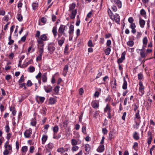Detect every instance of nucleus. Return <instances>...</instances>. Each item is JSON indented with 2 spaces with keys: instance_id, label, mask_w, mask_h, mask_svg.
I'll use <instances>...</instances> for the list:
<instances>
[{
  "instance_id": "58",
  "label": "nucleus",
  "mask_w": 155,
  "mask_h": 155,
  "mask_svg": "<svg viewBox=\"0 0 155 155\" xmlns=\"http://www.w3.org/2000/svg\"><path fill=\"white\" fill-rule=\"evenodd\" d=\"M140 14L142 15H144L146 14L145 11L143 9H142L140 11Z\"/></svg>"
},
{
  "instance_id": "7",
  "label": "nucleus",
  "mask_w": 155,
  "mask_h": 155,
  "mask_svg": "<svg viewBox=\"0 0 155 155\" xmlns=\"http://www.w3.org/2000/svg\"><path fill=\"white\" fill-rule=\"evenodd\" d=\"M71 12V14H70L69 16L71 19H74L75 18L77 13V10L75 9Z\"/></svg>"
},
{
  "instance_id": "46",
  "label": "nucleus",
  "mask_w": 155,
  "mask_h": 155,
  "mask_svg": "<svg viewBox=\"0 0 155 155\" xmlns=\"http://www.w3.org/2000/svg\"><path fill=\"white\" fill-rule=\"evenodd\" d=\"M126 53L125 51L123 52L121 54V57L120 58H121V59H122V60H124L125 58V55H126Z\"/></svg>"
},
{
  "instance_id": "27",
  "label": "nucleus",
  "mask_w": 155,
  "mask_h": 155,
  "mask_svg": "<svg viewBox=\"0 0 155 155\" xmlns=\"http://www.w3.org/2000/svg\"><path fill=\"white\" fill-rule=\"evenodd\" d=\"M37 43L39 45V46L40 47V48H43L44 46V42L40 41L37 40Z\"/></svg>"
},
{
  "instance_id": "26",
  "label": "nucleus",
  "mask_w": 155,
  "mask_h": 155,
  "mask_svg": "<svg viewBox=\"0 0 155 155\" xmlns=\"http://www.w3.org/2000/svg\"><path fill=\"white\" fill-rule=\"evenodd\" d=\"M48 138V137L47 135H44L43 136L42 138V144H44L47 140Z\"/></svg>"
},
{
  "instance_id": "63",
  "label": "nucleus",
  "mask_w": 155,
  "mask_h": 155,
  "mask_svg": "<svg viewBox=\"0 0 155 155\" xmlns=\"http://www.w3.org/2000/svg\"><path fill=\"white\" fill-rule=\"evenodd\" d=\"M129 100V98L128 97H126L125 98L124 103V105H126L127 104V103Z\"/></svg>"
},
{
  "instance_id": "50",
  "label": "nucleus",
  "mask_w": 155,
  "mask_h": 155,
  "mask_svg": "<svg viewBox=\"0 0 155 155\" xmlns=\"http://www.w3.org/2000/svg\"><path fill=\"white\" fill-rule=\"evenodd\" d=\"M143 43L144 44L146 45L147 43V39L146 37H144L143 40Z\"/></svg>"
},
{
  "instance_id": "2",
  "label": "nucleus",
  "mask_w": 155,
  "mask_h": 155,
  "mask_svg": "<svg viewBox=\"0 0 155 155\" xmlns=\"http://www.w3.org/2000/svg\"><path fill=\"white\" fill-rule=\"evenodd\" d=\"M5 150L3 152L4 155H8V154H11L12 152V147L10 145H7L4 146Z\"/></svg>"
},
{
  "instance_id": "59",
  "label": "nucleus",
  "mask_w": 155,
  "mask_h": 155,
  "mask_svg": "<svg viewBox=\"0 0 155 155\" xmlns=\"http://www.w3.org/2000/svg\"><path fill=\"white\" fill-rule=\"evenodd\" d=\"M152 138V137L151 136H150L149 138H148L147 140V143L148 144H150L151 143Z\"/></svg>"
},
{
  "instance_id": "22",
  "label": "nucleus",
  "mask_w": 155,
  "mask_h": 155,
  "mask_svg": "<svg viewBox=\"0 0 155 155\" xmlns=\"http://www.w3.org/2000/svg\"><path fill=\"white\" fill-rule=\"evenodd\" d=\"M144 87L143 86H140L139 88V91L140 93V95H142L144 94L143 89Z\"/></svg>"
},
{
  "instance_id": "29",
  "label": "nucleus",
  "mask_w": 155,
  "mask_h": 155,
  "mask_svg": "<svg viewBox=\"0 0 155 155\" xmlns=\"http://www.w3.org/2000/svg\"><path fill=\"white\" fill-rule=\"evenodd\" d=\"M17 18L20 21H21L22 20L23 17L21 14L18 13L17 14Z\"/></svg>"
},
{
  "instance_id": "56",
  "label": "nucleus",
  "mask_w": 155,
  "mask_h": 155,
  "mask_svg": "<svg viewBox=\"0 0 155 155\" xmlns=\"http://www.w3.org/2000/svg\"><path fill=\"white\" fill-rule=\"evenodd\" d=\"M86 128L85 126H83L82 128V131L84 134H86Z\"/></svg>"
},
{
  "instance_id": "8",
  "label": "nucleus",
  "mask_w": 155,
  "mask_h": 155,
  "mask_svg": "<svg viewBox=\"0 0 155 155\" xmlns=\"http://www.w3.org/2000/svg\"><path fill=\"white\" fill-rule=\"evenodd\" d=\"M44 88L45 91L47 93L51 92L52 90V87L50 86H44Z\"/></svg>"
},
{
  "instance_id": "31",
  "label": "nucleus",
  "mask_w": 155,
  "mask_h": 155,
  "mask_svg": "<svg viewBox=\"0 0 155 155\" xmlns=\"http://www.w3.org/2000/svg\"><path fill=\"white\" fill-rule=\"evenodd\" d=\"M114 134L112 132H110L109 134V139L111 140L112 138H114Z\"/></svg>"
},
{
  "instance_id": "11",
  "label": "nucleus",
  "mask_w": 155,
  "mask_h": 155,
  "mask_svg": "<svg viewBox=\"0 0 155 155\" xmlns=\"http://www.w3.org/2000/svg\"><path fill=\"white\" fill-rule=\"evenodd\" d=\"M104 150V145H100L97 149V151L99 152H103Z\"/></svg>"
},
{
  "instance_id": "28",
  "label": "nucleus",
  "mask_w": 155,
  "mask_h": 155,
  "mask_svg": "<svg viewBox=\"0 0 155 155\" xmlns=\"http://www.w3.org/2000/svg\"><path fill=\"white\" fill-rule=\"evenodd\" d=\"M56 134H53V138L54 139L58 140L61 138V135L60 134H59L57 135H56Z\"/></svg>"
},
{
  "instance_id": "24",
  "label": "nucleus",
  "mask_w": 155,
  "mask_h": 155,
  "mask_svg": "<svg viewBox=\"0 0 155 155\" xmlns=\"http://www.w3.org/2000/svg\"><path fill=\"white\" fill-rule=\"evenodd\" d=\"M133 137L134 138L135 140H138L139 139V137L138 135V133L135 132L133 135Z\"/></svg>"
},
{
  "instance_id": "47",
  "label": "nucleus",
  "mask_w": 155,
  "mask_h": 155,
  "mask_svg": "<svg viewBox=\"0 0 155 155\" xmlns=\"http://www.w3.org/2000/svg\"><path fill=\"white\" fill-rule=\"evenodd\" d=\"M5 130L6 132L8 133L9 132L10 128L9 126L7 125L5 127Z\"/></svg>"
},
{
  "instance_id": "55",
  "label": "nucleus",
  "mask_w": 155,
  "mask_h": 155,
  "mask_svg": "<svg viewBox=\"0 0 155 155\" xmlns=\"http://www.w3.org/2000/svg\"><path fill=\"white\" fill-rule=\"evenodd\" d=\"M88 45L89 47H94V45H93L92 41L91 40H89L88 43Z\"/></svg>"
},
{
  "instance_id": "62",
  "label": "nucleus",
  "mask_w": 155,
  "mask_h": 155,
  "mask_svg": "<svg viewBox=\"0 0 155 155\" xmlns=\"http://www.w3.org/2000/svg\"><path fill=\"white\" fill-rule=\"evenodd\" d=\"M42 76V74L41 72H39L38 74L35 76V78L38 79L39 78H41Z\"/></svg>"
},
{
  "instance_id": "18",
  "label": "nucleus",
  "mask_w": 155,
  "mask_h": 155,
  "mask_svg": "<svg viewBox=\"0 0 155 155\" xmlns=\"http://www.w3.org/2000/svg\"><path fill=\"white\" fill-rule=\"evenodd\" d=\"M62 39H61L58 40V42L59 45L60 46H61L64 43L65 38L64 37H62Z\"/></svg>"
},
{
  "instance_id": "16",
  "label": "nucleus",
  "mask_w": 155,
  "mask_h": 155,
  "mask_svg": "<svg viewBox=\"0 0 155 155\" xmlns=\"http://www.w3.org/2000/svg\"><path fill=\"white\" fill-rule=\"evenodd\" d=\"M56 102V100L52 97H50L49 100V103L51 104H54Z\"/></svg>"
},
{
  "instance_id": "57",
  "label": "nucleus",
  "mask_w": 155,
  "mask_h": 155,
  "mask_svg": "<svg viewBox=\"0 0 155 155\" xmlns=\"http://www.w3.org/2000/svg\"><path fill=\"white\" fill-rule=\"evenodd\" d=\"M32 83L30 80H28L27 82V85L28 87H31L32 86Z\"/></svg>"
},
{
  "instance_id": "12",
  "label": "nucleus",
  "mask_w": 155,
  "mask_h": 155,
  "mask_svg": "<svg viewBox=\"0 0 155 155\" xmlns=\"http://www.w3.org/2000/svg\"><path fill=\"white\" fill-rule=\"evenodd\" d=\"M76 6V4L74 3L70 4L69 5V12H71L72 10H74Z\"/></svg>"
},
{
  "instance_id": "30",
  "label": "nucleus",
  "mask_w": 155,
  "mask_h": 155,
  "mask_svg": "<svg viewBox=\"0 0 155 155\" xmlns=\"http://www.w3.org/2000/svg\"><path fill=\"white\" fill-rule=\"evenodd\" d=\"M28 69H29V71L31 73L34 72L35 70V67L32 66H30L28 68Z\"/></svg>"
},
{
  "instance_id": "61",
  "label": "nucleus",
  "mask_w": 155,
  "mask_h": 155,
  "mask_svg": "<svg viewBox=\"0 0 155 155\" xmlns=\"http://www.w3.org/2000/svg\"><path fill=\"white\" fill-rule=\"evenodd\" d=\"M134 21V18L132 17H129L128 19V21L130 23H133Z\"/></svg>"
},
{
  "instance_id": "51",
  "label": "nucleus",
  "mask_w": 155,
  "mask_h": 155,
  "mask_svg": "<svg viewBox=\"0 0 155 155\" xmlns=\"http://www.w3.org/2000/svg\"><path fill=\"white\" fill-rule=\"evenodd\" d=\"M33 9L34 10L36 9L37 7L38 6V4L36 3H33L32 5Z\"/></svg>"
},
{
  "instance_id": "3",
  "label": "nucleus",
  "mask_w": 155,
  "mask_h": 155,
  "mask_svg": "<svg viewBox=\"0 0 155 155\" xmlns=\"http://www.w3.org/2000/svg\"><path fill=\"white\" fill-rule=\"evenodd\" d=\"M54 42H52L48 44V49L49 51L50 54H53L54 51L55 50V48L54 46Z\"/></svg>"
},
{
  "instance_id": "25",
  "label": "nucleus",
  "mask_w": 155,
  "mask_h": 155,
  "mask_svg": "<svg viewBox=\"0 0 155 155\" xmlns=\"http://www.w3.org/2000/svg\"><path fill=\"white\" fill-rule=\"evenodd\" d=\"M85 150L87 152H88L91 149V146L88 144L85 145Z\"/></svg>"
},
{
  "instance_id": "53",
  "label": "nucleus",
  "mask_w": 155,
  "mask_h": 155,
  "mask_svg": "<svg viewBox=\"0 0 155 155\" xmlns=\"http://www.w3.org/2000/svg\"><path fill=\"white\" fill-rule=\"evenodd\" d=\"M39 52L40 53L39 54L42 55L44 51L43 48H39Z\"/></svg>"
},
{
  "instance_id": "64",
  "label": "nucleus",
  "mask_w": 155,
  "mask_h": 155,
  "mask_svg": "<svg viewBox=\"0 0 155 155\" xmlns=\"http://www.w3.org/2000/svg\"><path fill=\"white\" fill-rule=\"evenodd\" d=\"M34 149L35 148L34 146H31L30 148V152L31 153H33L34 152Z\"/></svg>"
},
{
  "instance_id": "19",
  "label": "nucleus",
  "mask_w": 155,
  "mask_h": 155,
  "mask_svg": "<svg viewBox=\"0 0 155 155\" xmlns=\"http://www.w3.org/2000/svg\"><path fill=\"white\" fill-rule=\"evenodd\" d=\"M127 88V82L125 78L124 79V83L122 86V88L124 90H126Z\"/></svg>"
},
{
  "instance_id": "21",
  "label": "nucleus",
  "mask_w": 155,
  "mask_h": 155,
  "mask_svg": "<svg viewBox=\"0 0 155 155\" xmlns=\"http://www.w3.org/2000/svg\"><path fill=\"white\" fill-rule=\"evenodd\" d=\"M91 105L92 107L94 108H98V106L96 103V101H93L91 103Z\"/></svg>"
},
{
  "instance_id": "52",
  "label": "nucleus",
  "mask_w": 155,
  "mask_h": 155,
  "mask_svg": "<svg viewBox=\"0 0 155 155\" xmlns=\"http://www.w3.org/2000/svg\"><path fill=\"white\" fill-rule=\"evenodd\" d=\"M36 120H33L31 121V124L32 126H35L36 125Z\"/></svg>"
},
{
  "instance_id": "4",
  "label": "nucleus",
  "mask_w": 155,
  "mask_h": 155,
  "mask_svg": "<svg viewBox=\"0 0 155 155\" xmlns=\"http://www.w3.org/2000/svg\"><path fill=\"white\" fill-rule=\"evenodd\" d=\"M32 130L31 128L26 130L24 133V135L25 138H29L32 134Z\"/></svg>"
},
{
  "instance_id": "10",
  "label": "nucleus",
  "mask_w": 155,
  "mask_h": 155,
  "mask_svg": "<svg viewBox=\"0 0 155 155\" xmlns=\"http://www.w3.org/2000/svg\"><path fill=\"white\" fill-rule=\"evenodd\" d=\"M52 32L54 37L55 38L57 35V27L56 26H54L52 29Z\"/></svg>"
},
{
  "instance_id": "33",
  "label": "nucleus",
  "mask_w": 155,
  "mask_h": 155,
  "mask_svg": "<svg viewBox=\"0 0 155 155\" xmlns=\"http://www.w3.org/2000/svg\"><path fill=\"white\" fill-rule=\"evenodd\" d=\"M71 148V150L73 152L76 151L78 150L79 149V147L76 145H73Z\"/></svg>"
},
{
  "instance_id": "38",
  "label": "nucleus",
  "mask_w": 155,
  "mask_h": 155,
  "mask_svg": "<svg viewBox=\"0 0 155 155\" xmlns=\"http://www.w3.org/2000/svg\"><path fill=\"white\" fill-rule=\"evenodd\" d=\"M25 80L24 77L23 75H22L20 79L18 81V82L19 84H21L22 82H24Z\"/></svg>"
},
{
  "instance_id": "32",
  "label": "nucleus",
  "mask_w": 155,
  "mask_h": 155,
  "mask_svg": "<svg viewBox=\"0 0 155 155\" xmlns=\"http://www.w3.org/2000/svg\"><path fill=\"white\" fill-rule=\"evenodd\" d=\"M33 62V60L32 59H31L28 62H27L25 64H23V65H24V67H26L28 65L31 64Z\"/></svg>"
},
{
  "instance_id": "1",
  "label": "nucleus",
  "mask_w": 155,
  "mask_h": 155,
  "mask_svg": "<svg viewBox=\"0 0 155 155\" xmlns=\"http://www.w3.org/2000/svg\"><path fill=\"white\" fill-rule=\"evenodd\" d=\"M66 27V26H65L63 25H61L58 29V38L61 37L62 35L65 37H67V35L64 32V31Z\"/></svg>"
},
{
  "instance_id": "13",
  "label": "nucleus",
  "mask_w": 155,
  "mask_h": 155,
  "mask_svg": "<svg viewBox=\"0 0 155 155\" xmlns=\"http://www.w3.org/2000/svg\"><path fill=\"white\" fill-rule=\"evenodd\" d=\"M36 100L37 101H38V100H39L40 101L41 103H42L45 100V98L44 97H41L37 96L36 97Z\"/></svg>"
},
{
  "instance_id": "15",
  "label": "nucleus",
  "mask_w": 155,
  "mask_h": 155,
  "mask_svg": "<svg viewBox=\"0 0 155 155\" xmlns=\"http://www.w3.org/2000/svg\"><path fill=\"white\" fill-rule=\"evenodd\" d=\"M139 22L140 27L141 28H144L145 24V21L143 19L140 18Z\"/></svg>"
},
{
  "instance_id": "36",
  "label": "nucleus",
  "mask_w": 155,
  "mask_h": 155,
  "mask_svg": "<svg viewBox=\"0 0 155 155\" xmlns=\"http://www.w3.org/2000/svg\"><path fill=\"white\" fill-rule=\"evenodd\" d=\"M111 49L110 48H106L105 51V52L106 55H108L110 52Z\"/></svg>"
},
{
  "instance_id": "5",
  "label": "nucleus",
  "mask_w": 155,
  "mask_h": 155,
  "mask_svg": "<svg viewBox=\"0 0 155 155\" xmlns=\"http://www.w3.org/2000/svg\"><path fill=\"white\" fill-rule=\"evenodd\" d=\"M47 35V34H43L41 35L40 38H38L37 40H40L43 42L48 41L49 40V38L46 36Z\"/></svg>"
},
{
  "instance_id": "48",
  "label": "nucleus",
  "mask_w": 155,
  "mask_h": 155,
  "mask_svg": "<svg viewBox=\"0 0 155 155\" xmlns=\"http://www.w3.org/2000/svg\"><path fill=\"white\" fill-rule=\"evenodd\" d=\"M140 55L142 58H145L146 56L144 51H140Z\"/></svg>"
},
{
  "instance_id": "37",
  "label": "nucleus",
  "mask_w": 155,
  "mask_h": 155,
  "mask_svg": "<svg viewBox=\"0 0 155 155\" xmlns=\"http://www.w3.org/2000/svg\"><path fill=\"white\" fill-rule=\"evenodd\" d=\"M128 45L130 47H132L134 45V42L133 41H129L127 42Z\"/></svg>"
},
{
  "instance_id": "40",
  "label": "nucleus",
  "mask_w": 155,
  "mask_h": 155,
  "mask_svg": "<svg viewBox=\"0 0 155 155\" xmlns=\"http://www.w3.org/2000/svg\"><path fill=\"white\" fill-rule=\"evenodd\" d=\"M59 88V86H57L54 88V91L56 94H58V93Z\"/></svg>"
},
{
  "instance_id": "34",
  "label": "nucleus",
  "mask_w": 155,
  "mask_h": 155,
  "mask_svg": "<svg viewBox=\"0 0 155 155\" xmlns=\"http://www.w3.org/2000/svg\"><path fill=\"white\" fill-rule=\"evenodd\" d=\"M71 143L72 145H76L78 144V141L74 139H72L71 140Z\"/></svg>"
},
{
  "instance_id": "23",
  "label": "nucleus",
  "mask_w": 155,
  "mask_h": 155,
  "mask_svg": "<svg viewBox=\"0 0 155 155\" xmlns=\"http://www.w3.org/2000/svg\"><path fill=\"white\" fill-rule=\"evenodd\" d=\"M59 128L58 126L55 125L54 126L53 128L54 134H56L58 131Z\"/></svg>"
},
{
  "instance_id": "43",
  "label": "nucleus",
  "mask_w": 155,
  "mask_h": 155,
  "mask_svg": "<svg viewBox=\"0 0 155 155\" xmlns=\"http://www.w3.org/2000/svg\"><path fill=\"white\" fill-rule=\"evenodd\" d=\"M40 32L38 31H36V33L35 35V37L36 38H40Z\"/></svg>"
},
{
  "instance_id": "17",
  "label": "nucleus",
  "mask_w": 155,
  "mask_h": 155,
  "mask_svg": "<svg viewBox=\"0 0 155 155\" xmlns=\"http://www.w3.org/2000/svg\"><path fill=\"white\" fill-rule=\"evenodd\" d=\"M41 80L43 82H46L47 81V77L46 76V73H44L42 75Z\"/></svg>"
},
{
  "instance_id": "14",
  "label": "nucleus",
  "mask_w": 155,
  "mask_h": 155,
  "mask_svg": "<svg viewBox=\"0 0 155 155\" xmlns=\"http://www.w3.org/2000/svg\"><path fill=\"white\" fill-rule=\"evenodd\" d=\"M114 18L116 22L118 23L120 21V17L118 14H116L114 16Z\"/></svg>"
},
{
  "instance_id": "42",
  "label": "nucleus",
  "mask_w": 155,
  "mask_h": 155,
  "mask_svg": "<svg viewBox=\"0 0 155 155\" xmlns=\"http://www.w3.org/2000/svg\"><path fill=\"white\" fill-rule=\"evenodd\" d=\"M68 45H66L64 49V52L65 54H68Z\"/></svg>"
},
{
  "instance_id": "54",
  "label": "nucleus",
  "mask_w": 155,
  "mask_h": 155,
  "mask_svg": "<svg viewBox=\"0 0 155 155\" xmlns=\"http://www.w3.org/2000/svg\"><path fill=\"white\" fill-rule=\"evenodd\" d=\"M19 85L20 86V87L22 88L24 87L25 89H26V87L25 86V83H23L22 84H19Z\"/></svg>"
},
{
  "instance_id": "45",
  "label": "nucleus",
  "mask_w": 155,
  "mask_h": 155,
  "mask_svg": "<svg viewBox=\"0 0 155 155\" xmlns=\"http://www.w3.org/2000/svg\"><path fill=\"white\" fill-rule=\"evenodd\" d=\"M110 108L109 107L108 105H107L106 107L104 108V111L105 112H106L108 110L110 111Z\"/></svg>"
},
{
  "instance_id": "60",
  "label": "nucleus",
  "mask_w": 155,
  "mask_h": 155,
  "mask_svg": "<svg viewBox=\"0 0 155 155\" xmlns=\"http://www.w3.org/2000/svg\"><path fill=\"white\" fill-rule=\"evenodd\" d=\"M135 117L138 119H139L140 118V116L139 114V110H138V112L136 113L135 114Z\"/></svg>"
},
{
  "instance_id": "39",
  "label": "nucleus",
  "mask_w": 155,
  "mask_h": 155,
  "mask_svg": "<svg viewBox=\"0 0 155 155\" xmlns=\"http://www.w3.org/2000/svg\"><path fill=\"white\" fill-rule=\"evenodd\" d=\"M28 150V147L26 146H24L22 147L21 151L22 152L25 153L27 152Z\"/></svg>"
},
{
  "instance_id": "49",
  "label": "nucleus",
  "mask_w": 155,
  "mask_h": 155,
  "mask_svg": "<svg viewBox=\"0 0 155 155\" xmlns=\"http://www.w3.org/2000/svg\"><path fill=\"white\" fill-rule=\"evenodd\" d=\"M53 147V144L52 143H49L48 145V147L50 149H51Z\"/></svg>"
},
{
  "instance_id": "9",
  "label": "nucleus",
  "mask_w": 155,
  "mask_h": 155,
  "mask_svg": "<svg viewBox=\"0 0 155 155\" xmlns=\"http://www.w3.org/2000/svg\"><path fill=\"white\" fill-rule=\"evenodd\" d=\"M74 26L72 25H71L69 27V31L68 32L70 36H71L73 34L74 30Z\"/></svg>"
},
{
  "instance_id": "6",
  "label": "nucleus",
  "mask_w": 155,
  "mask_h": 155,
  "mask_svg": "<svg viewBox=\"0 0 155 155\" xmlns=\"http://www.w3.org/2000/svg\"><path fill=\"white\" fill-rule=\"evenodd\" d=\"M110 1L112 3H114L117 5L119 8H120L121 7V2L119 0H110Z\"/></svg>"
},
{
  "instance_id": "44",
  "label": "nucleus",
  "mask_w": 155,
  "mask_h": 155,
  "mask_svg": "<svg viewBox=\"0 0 155 155\" xmlns=\"http://www.w3.org/2000/svg\"><path fill=\"white\" fill-rule=\"evenodd\" d=\"M93 14V10H91V11L89 12L87 15V17L90 18L91 17V16Z\"/></svg>"
},
{
  "instance_id": "20",
  "label": "nucleus",
  "mask_w": 155,
  "mask_h": 155,
  "mask_svg": "<svg viewBox=\"0 0 155 155\" xmlns=\"http://www.w3.org/2000/svg\"><path fill=\"white\" fill-rule=\"evenodd\" d=\"M68 69V65H65L64 68L63 73H64L65 75L64 76H65L66 74L67 73Z\"/></svg>"
},
{
  "instance_id": "35",
  "label": "nucleus",
  "mask_w": 155,
  "mask_h": 155,
  "mask_svg": "<svg viewBox=\"0 0 155 155\" xmlns=\"http://www.w3.org/2000/svg\"><path fill=\"white\" fill-rule=\"evenodd\" d=\"M57 151L58 152H61V153H63L65 151V150L63 147H62L61 148H58L57 150Z\"/></svg>"
},
{
  "instance_id": "41",
  "label": "nucleus",
  "mask_w": 155,
  "mask_h": 155,
  "mask_svg": "<svg viewBox=\"0 0 155 155\" xmlns=\"http://www.w3.org/2000/svg\"><path fill=\"white\" fill-rule=\"evenodd\" d=\"M138 80H141L143 78V75L142 73H140L138 74Z\"/></svg>"
}]
</instances>
